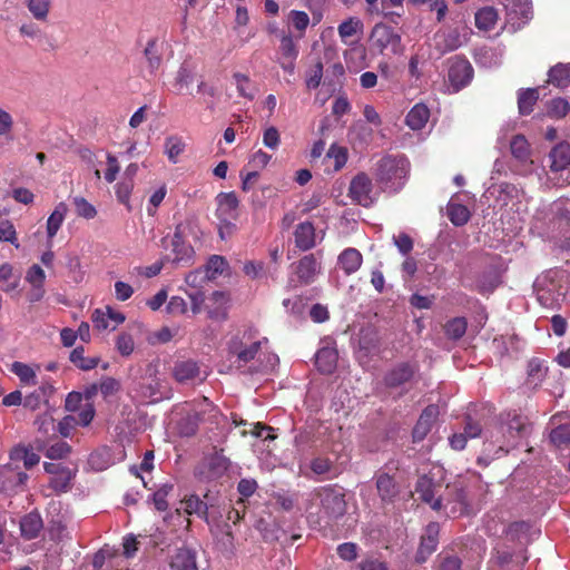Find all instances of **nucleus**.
Returning <instances> with one entry per match:
<instances>
[{"label":"nucleus","instance_id":"6e6552de","mask_svg":"<svg viewBox=\"0 0 570 570\" xmlns=\"http://www.w3.org/2000/svg\"><path fill=\"white\" fill-rule=\"evenodd\" d=\"M370 40L380 53H383L389 48L393 55H402L404 51L401 35L395 32L392 27L382 22L373 27Z\"/></svg>","mask_w":570,"mask_h":570},{"label":"nucleus","instance_id":"f704fd0d","mask_svg":"<svg viewBox=\"0 0 570 570\" xmlns=\"http://www.w3.org/2000/svg\"><path fill=\"white\" fill-rule=\"evenodd\" d=\"M69 360L76 367L82 371H90L95 368L100 362V357L98 356L86 357L83 346H77L73 348L70 352Z\"/></svg>","mask_w":570,"mask_h":570},{"label":"nucleus","instance_id":"20e7f679","mask_svg":"<svg viewBox=\"0 0 570 570\" xmlns=\"http://www.w3.org/2000/svg\"><path fill=\"white\" fill-rule=\"evenodd\" d=\"M218 219V234L222 239L229 238L236 232V220L239 217V200L235 191L219 193L215 198Z\"/></svg>","mask_w":570,"mask_h":570},{"label":"nucleus","instance_id":"37998d69","mask_svg":"<svg viewBox=\"0 0 570 570\" xmlns=\"http://www.w3.org/2000/svg\"><path fill=\"white\" fill-rule=\"evenodd\" d=\"M11 371L19 377L20 382L23 385H36V372L28 364L21 362H13L11 365Z\"/></svg>","mask_w":570,"mask_h":570},{"label":"nucleus","instance_id":"a19ab883","mask_svg":"<svg viewBox=\"0 0 570 570\" xmlns=\"http://www.w3.org/2000/svg\"><path fill=\"white\" fill-rule=\"evenodd\" d=\"M547 115L550 118H564L570 111V104L567 99L558 97L547 102Z\"/></svg>","mask_w":570,"mask_h":570},{"label":"nucleus","instance_id":"49530a36","mask_svg":"<svg viewBox=\"0 0 570 570\" xmlns=\"http://www.w3.org/2000/svg\"><path fill=\"white\" fill-rule=\"evenodd\" d=\"M134 185L132 179H122L115 186L118 202L125 205L128 210H131L130 195L132 193Z\"/></svg>","mask_w":570,"mask_h":570},{"label":"nucleus","instance_id":"cd10ccee","mask_svg":"<svg viewBox=\"0 0 570 570\" xmlns=\"http://www.w3.org/2000/svg\"><path fill=\"white\" fill-rule=\"evenodd\" d=\"M164 43L157 39H150L144 50L148 68L151 73L159 69L163 61Z\"/></svg>","mask_w":570,"mask_h":570},{"label":"nucleus","instance_id":"f8f14e48","mask_svg":"<svg viewBox=\"0 0 570 570\" xmlns=\"http://www.w3.org/2000/svg\"><path fill=\"white\" fill-rule=\"evenodd\" d=\"M45 471L51 475L49 485L56 492H66L70 488V483L75 473L61 463L46 462Z\"/></svg>","mask_w":570,"mask_h":570},{"label":"nucleus","instance_id":"72a5a7b5","mask_svg":"<svg viewBox=\"0 0 570 570\" xmlns=\"http://www.w3.org/2000/svg\"><path fill=\"white\" fill-rule=\"evenodd\" d=\"M539 89H521L518 94V108L521 115H529L533 111V106L539 100Z\"/></svg>","mask_w":570,"mask_h":570},{"label":"nucleus","instance_id":"393cba45","mask_svg":"<svg viewBox=\"0 0 570 570\" xmlns=\"http://www.w3.org/2000/svg\"><path fill=\"white\" fill-rule=\"evenodd\" d=\"M195 76H196V67L185 60L178 71H177V75L175 77V81H174V88L176 90L177 94H184V92H189V87L190 85L193 83L194 79H195Z\"/></svg>","mask_w":570,"mask_h":570},{"label":"nucleus","instance_id":"c756f323","mask_svg":"<svg viewBox=\"0 0 570 570\" xmlns=\"http://www.w3.org/2000/svg\"><path fill=\"white\" fill-rule=\"evenodd\" d=\"M183 509L188 515H197L208 522V504L204 502L198 495L190 494L183 501Z\"/></svg>","mask_w":570,"mask_h":570},{"label":"nucleus","instance_id":"de8ad7c7","mask_svg":"<svg viewBox=\"0 0 570 570\" xmlns=\"http://www.w3.org/2000/svg\"><path fill=\"white\" fill-rule=\"evenodd\" d=\"M48 535L50 540L57 543L70 540L67 527L59 520H52L49 522Z\"/></svg>","mask_w":570,"mask_h":570},{"label":"nucleus","instance_id":"bb28decb","mask_svg":"<svg viewBox=\"0 0 570 570\" xmlns=\"http://www.w3.org/2000/svg\"><path fill=\"white\" fill-rule=\"evenodd\" d=\"M363 263V256L356 248L348 247L338 256V265L346 275L354 274L360 269Z\"/></svg>","mask_w":570,"mask_h":570},{"label":"nucleus","instance_id":"4be33fe9","mask_svg":"<svg viewBox=\"0 0 570 570\" xmlns=\"http://www.w3.org/2000/svg\"><path fill=\"white\" fill-rule=\"evenodd\" d=\"M548 374L546 362L539 357H532L527 365L525 385L530 389L539 387Z\"/></svg>","mask_w":570,"mask_h":570},{"label":"nucleus","instance_id":"c85d7f7f","mask_svg":"<svg viewBox=\"0 0 570 570\" xmlns=\"http://www.w3.org/2000/svg\"><path fill=\"white\" fill-rule=\"evenodd\" d=\"M548 82L557 88L564 89L570 86V63H557L548 72Z\"/></svg>","mask_w":570,"mask_h":570},{"label":"nucleus","instance_id":"864d4df0","mask_svg":"<svg viewBox=\"0 0 570 570\" xmlns=\"http://www.w3.org/2000/svg\"><path fill=\"white\" fill-rule=\"evenodd\" d=\"M436 37L443 40V51H453L462 45L460 33L456 29L443 32Z\"/></svg>","mask_w":570,"mask_h":570},{"label":"nucleus","instance_id":"39448f33","mask_svg":"<svg viewBox=\"0 0 570 570\" xmlns=\"http://www.w3.org/2000/svg\"><path fill=\"white\" fill-rule=\"evenodd\" d=\"M399 469V462L391 460L373 475L376 494L382 507L393 504L401 494V484L395 478V472Z\"/></svg>","mask_w":570,"mask_h":570},{"label":"nucleus","instance_id":"6e6d98bb","mask_svg":"<svg viewBox=\"0 0 570 570\" xmlns=\"http://www.w3.org/2000/svg\"><path fill=\"white\" fill-rule=\"evenodd\" d=\"M234 79L236 81L237 90L240 96L253 99L255 96V89L250 88V80L249 78L240 72L234 73Z\"/></svg>","mask_w":570,"mask_h":570},{"label":"nucleus","instance_id":"09e8293b","mask_svg":"<svg viewBox=\"0 0 570 570\" xmlns=\"http://www.w3.org/2000/svg\"><path fill=\"white\" fill-rule=\"evenodd\" d=\"M173 490L174 485L171 483H164L154 492L153 502L158 511H166L168 509L167 497Z\"/></svg>","mask_w":570,"mask_h":570},{"label":"nucleus","instance_id":"a878e982","mask_svg":"<svg viewBox=\"0 0 570 570\" xmlns=\"http://www.w3.org/2000/svg\"><path fill=\"white\" fill-rule=\"evenodd\" d=\"M337 351L334 347H322L315 355V365L323 374H331L337 366Z\"/></svg>","mask_w":570,"mask_h":570},{"label":"nucleus","instance_id":"7c9ffc66","mask_svg":"<svg viewBox=\"0 0 570 570\" xmlns=\"http://www.w3.org/2000/svg\"><path fill=\"white\" fill-rule=\"evenodd\" d=\"M430 118V110L423 104H416L406 116V125L413 130L422 129Z\"/></svg>","mask_w":570,"mask_h":570},{"label":"nucleus","instance_id":"58836bf2","mask_svg":"<svg viewBox=\"0 0 570 570\" xmlns=\"http://www.w3.org/2000/svg\"><path fill=\"white\" fill-rule=\"evenodd\" d=\"M263 341H256L249 346H240L239 348H233L230 352L236 355L237 367H240L248 362L253 361L258 351L261 350Z\"/></svg>","mask_w":570,"mask_h":570},{"label":"nucleus","instance_id":"1a4fd4ad","mask_svg":"<svg viewBox=\"0 0 570 570\" xmlns=\"http://www.w3.org/2000/svg\"><path fill=\"white\" fill-rule=\"evenodd\" d=\"M372 179L365 173H358L350 183L348 196L357 205L368 207L374 198Z\"/></svg>","mask_w":570,"mask_h":570},{"label":"nucleus","instance_id":"a211bd4d","mask_svg":"<svg viewBox=\"0 0 570 570\" xmlns=\"http://www.w3.org/2000/svg\"><path fill=\"white\" fill-rule=\"evenodd\" d=\"M550 210L552 227L562 234L570 233V198L561 197L554 200Z\"/></svg>","mask_w":570,"mask_h":570},{"label":"nucleus","instance_id":"412c9836","mask_svg":"<svg viewBox=\"0 0 570 570\" xmlns=\"http://www.w3.org/2000/svg\"><path fill=\"white\" fill-rule=\"evenodd\" d=\"M20 533L24 540H33L39 537L43 529V520L37 510L24 514L20 522Z\"/></svg>","mask_w":570,"mask_h":570},{"label":"nucleus","instance_id":"c9c22d12","mask_svg":"<svg viewBox=\"0 0 570 570\" xmlns=\"http://www.w3.org/2000/svg\"><path fill=\"white\" fill-rule=\"evenodd\" d=\"M498 21V12L493 7H484L475 13V26L480 30L489 31Z\"/></svg>","mask_w":570,"mask_h":570},{"label":"nucleus","instance_id":"aec40b11","mask_svg":"<svg viewBox=\"0 0 570 570\" xmlns=\"http://www.w3.org/2000/svg\"><path fill=\"white\" fill-rule=\"evenodd\" d=\"M321 265L314 254L303 256L295 266V274L299 283L308 285L314 282Z\"/></svg>","mask_w":570,"mask_h":570},{"label":"nucleus","instance_id":"7ed1b4c3","mask_svg":"<svg viewBox=\"0 0 570 570\" xmlns=\"http://www.w3.org/2000/svg\"><path fill=\"white\" fill-rule=\"evenodd\" d=\"M320 500L318 518L326 524H332L344 517L347 510L345 493L336 485H326L315 492Z\"/></svg>","mask_w":570,"mask_h":570},{"label":"nucleus","instance_id":"3c124183","mask_svg":"<svg viewBox=\"0 0 570 570\" xmlns=\"http://www.w3.org/2000/svg\"><path fill=\"white\" fill-rule=\"evenodd\" d=\"M362 27L363 23L358 18H350L338 26V35L344 40L354 36Z\"/></svg>","mask_w":570,"mask_h":570},{"label":"nucleus","instance_id":"69168bd1","mask_svg":"<svg viewBox=\"0 0 570 570\" xmlns=\"http://www.w3.org/2000/svg\"><path fill=\"white\" fill-rule=\"evenodd\" d=\"M357 544L354 542H344L337 547V554L345 561H354L357 558Z\"/></svg>","mask_w":570,"mask_h":570},{"label":"nucleus","instance_id":"f3484780","mask_svg":"<svg viewBox=\"0 0 570 570\" xmlns=\"http://www.w3.org/2000/svg\"><path fill=\"white\" fill-rule=\"evenodd\" d=\"M473 77L471 63L463 58L456 57L449 69V80L455 91L465 87Z\"/></svg>","mask_w":570,"mask_h":570},{"label":"nucleus","instance_id":"052dcab7","mask_svg":"<svg viewBox=\"0 0 570 570\" xmlns=\"http://www.w3.org/2000/svg\"><path fill=\"white\" fill-rule=\"evenodd\" d=\"M46 279L45 271L37 264L32 265L26 275V281L31 286H43Z\"/></svg>","mask_w":570,"mask_h":570},{"label":"nucleus","instance_id":"f257e3e1","mask_svg":"<svg viewBox=\"0 0 570 570\" xmlns=\"http://www.w3.org/2000/svg\"><path fill=\"white\" fill-rule=\"evenodd\" d=\"M410 163L403 155H386L375 163L373 175L381 189L396 194L406 184Z\"/></svg>","mask_w":570,"mask_h":570},{"label":"nucleus","instance_id":"4468645a","mask_svg":"<svg viewBox=\"0 0 570 570\" xmlns=\"http://www.w3.org/2000/svg\"><path fill=\"white\" fill-rule=\"evenodd\" d=\"M417 365L410 362H401L393 366L384 375V384L390 389L399 387L410 382L417 372Z\"/></svg>","mask_w":570,"mask_h":570},{"label":"nucleus","instance_id":"0eeeda50","mask_svg":"<svg viewBox=\"0 0 570 570\" xmlns=\"http://www.w3.org/2000/svg\"><path fill=\"white\" fill-rule=\"evenodd\" d=\"M534 289L543 307L554 308L564 299V291L557 271L550 269L539 276L534 283Z\"/></svg>","mask_w":570,"mask_h":570},{"label":"nucleus","instance_id":"bf43d9fd","mask_svg":"<svg viewBox=\"0 0 570 570\" xmlns=\"http://www.w3.org/2000/svg\"><path fill=\"white\" fill-rule=\"evenodd\" d=\"M358 570H390L386 561L374 557H367L362 559L357 563Z\"/></svg>","mask_w":570,"mask_h":570},{"label":"nucleus","instance_id":"680f3d73","mask_svg":"<svg viewBox=\"0 0 570 570\" xmlns=\"http://www.w3.org/2000/svg\"><path fill=\"white\" fill-rule=\"evenodd\" d=\"M80 412L78 414L77 423L81 426H88L96 414L95 406L91 402H86L80 409Z\"/></svg>","mask_w":570,"mask_h":570},{"label":"nucleus","instance_id":"ea45409f","mask_svg":"<svg viewBox=\"0 0 570 570\" xmlns=\"http://www.w3.org/2000/svg\"><path fill=\"white\" fill-rule=\"evenodd\" d=\"M505 8L517 17L528 20L532 17L531 0H504Z\"/></svg>","mask_w":570,"mask_h":570},{"label":"nucleus","instance_id":"5fc2aeb1","mask_svg":"<svg viewBox=\"0 0 570 570\" xmlns=\"http://www.w3.org/2000/svg\"><path fill=\"white\" fill-rule=\"evenodd\" d=\"M50 0H29L28 9L37 20H45L48 16Z\"/></svg>","mask_w":570,"mask_h":570},{"label":"nucleus","instance_id":"2f4dec72","mask_svg":"<svg viewBox=\"0 0 570 570\" xmlns=\"http://www.w3.org/2000/svg\"><path fill=\"white\" fill-rule=\"evenodd\" d=\"M203 421V413L190 411L178 422V431L180 435L191 436L196 434L199 423Z\"/></svg>","mask_w":570,"mask_h":570},{"label":"nucleus","instance_id":"338daca9","mask_svg":"<svg viewBox=\"0 0 570 570\" xmlns=\"http://www.w3.org/2000/svg\"><path fill=\"white\" fill-rule=\"evenodd\" d=\"M219 544L224 548V550L232 552L234 549V535L232 532V528L228 523H224L220 529V537H217Z\"/></svg>","mask_w":570,"mask_h":570},{"label":"nucleus","instance_id":"423d86ee","mask_svg":"<svg viewBox=\"0 0 570 570\" xmlns=\"http://www.w3.org/2000/svg\"><path fill=\"white\" fill-rule=\"evenodd\" d=\"M441 511L449 518H459L469 514L471 511L466 485L463 480H455L446 484L441 492Z\"/></svg>","mask_w":570,"mask_h":570},{"label":"nucleus","instance_id":"4c0bfd02","mask_svg":"<svg viewBox=\"0 0 570 570\" xmlns=\"http://www.w3.org/2000/svg\"><path fill=\"white\" fill-rule=\"evenodd\" d=\"M468 328V321L465 317H454L449 320L444 325V333L448 338L458 341L464 336Z\"/></svg>","mask_w":570,"mask_h":570},{"label":"nucleus","instance_id":"b1692460","mask_svg":"<svg viewBox=\"0 0 570 570\" xmlns=\"http://www.w3.org/2000/svg\"><path fill=\"white\" fill-rule=\"evenodd\" d=\"M173 376L178 383H187L200 376V367L191 360L177 361L173 367Z\"/></svg>","mask_w":570,"mask_h":570},{"label":"nucleus","instance_id":"e2e57ef3","mask_svg":"<svg viewBox=\"0 0 570 570\" xmlns=\"http://www.w3.org/2000/svg\"><path fill=\"white\" fill-rule=\"evenodd\" d=\"M16 240L17 233L14 226L9 220H2L0 223V242H8L14 244L18 247L19 245L16 244Z\"/></svg>","mask_w":570,"mask_h":570},{"label":"nucleus","instance_id":"79ce46f5","mask_svg":"<svg viewBox=\"0 0 570 570\" xmlns=\"http://www.w3.org/2000/svg\"><path fill=\"white\" fill-rule=\"evenodd\" d=\"M470 210L462 204H449L448 217L450 222L455 226H463L470 219Z\"/></svg>","mask_w":570,"mask_h":570},{"label":"nucleus","instance_id":"dca6fc26","mask_svg":"<svg viewBox=\"0 0 570 570\" xmlns=\"http://www.w3.org/2000/svg\"><path fill=\"white\" fill-rule=\"evenodd\" d=\"M440 524L430 522L421 537V542L416 552V561L422 563L436 550L439 544Z\"/></svg>","mask_w":570,"mask_h":570},{"label":"nucleus","instance_id":"473e14b6","mask_svg":"<svg viewBox=\"0 0 570 570\" xmlns=\"http://www.w3.org/2000/svg\"><path fill=\"white\" fill-rule=\"evenodd\" d=\"M68 212V207L65 203H59L55 210L50 214V216L47 219V235L49 239H52L58 230L60 229L66 214Z\"/></svg>","mask_w":570,"mask_h":570},{"label":"nucleus","instance_id":"13d9d810","mask_svg":"<svg viewBox=\"0 0 570 570\" xmlns=\"http://www.w3.org/2000/svg\"><path fill=\"white\" fill-rule=\"evenodd\" d=\"M117 351L122 356H129L134 352L135 343L132 336L128 333H121L116 340Z\"/></svg>","mask_w":570,"mask_h":570},{"label":"nucleus","instance_id":"9d476101","mask_svg":"<svg viewBox=\"0 0 570 570\" xmlns=\"http://www.w3.org/2000/svg\"><path fill=\"white\" fill-rule=\"evenodd\" d=\"M171 262L177 265L190 266L194 263L195 250L193 246L185 240L180 226L175 228L170 238Z\"/></svg>","mask_w":570,"mask_h":570},{"label":"nucleus","instance_id":"2eb2a0df","mask_svg":"<svg viewBox=\"0 0 570 570\" xmlns=\"http://www.w3.org/2000/svg\"><path fill=\"white\" fill-rule=\"evenodd\" d=\"M549 161L552 173H567L562 181L570 185V145H553L549 153Z\"/></svg>","mask_w":570,"mask_h":570},{"label":"nucleus","instance_id":"a18cd8bd","mask_svg":"<svg viewBox=\"0 0 570 570\" xmlns=\"http://www.w3.org/2000/svg\"><path fill=\"white\" fill-rule=\"evenodd\" d=\"M550 442L557 448L570 445V424H560L550 432Z\"/></svg>","mask_w":570,"mask_h":570},{"label":"nucleus","instance_id":"603ef678","mask_svg":"<svg viewBox=\"0 0 570 570\" xmlns=\"http://www.w3.org/2000/svg\"><path fill=\"white\" fill-rule=\"evenodd\" d=\"M73 205L76 207L77 215L80 217H83L86 219H91L97 215V210L94 205H91L86 198L83 197H75L73 198Z\"/></svg>","mask_w":570,"mask_h":570},{"label":"nucleus","instance_id":"6ab92c4d","mask_svg":"<svg viewBox=\"0 0 570 570\" xmlns=\"http://www.w3.org/2000/svg\"><path fill=\"white\" fill-rule=\"evenodd\" d=\"M170 570H198L197 551L193 548L180 547L169 556Z\"/></svg>","mask_w":570,"mask_h":570},{"label":"nucleus","instance_id":"4d7b16f0","mask_svg":"<svg viewBox=\"0 0 570 570\" xmlns=\"http://www.w3.org/2000/svg\"><path fill=\"white\" fill-rule=\"evenodd\" d=\"M322 77H323V63L321 60H317L316 63L307 71L306 86L309 89L317 88L321 85Z\"/></svg>","mask_w":570,"mask_h":570},{"label":"nucleus","instance_id":"c03bdc74","mask_svg":"<svg viewBox=\"0 0 570 570\" xmlns=\"http://www.w3.org/2000/svg\"><path fill=\"white\" fill-rule=\"evenodd\" d=\"M230 462L223 454L216 453L208 461L209 476L213 479L220 478L229 469Z\"/></svg>","mask_w":570,"mask_h":570},{"label":"nucleus","instance_id":"0e129e2a","mask_svg":"<svg viewBox=\"0 0 570 570\" xmlns=\"http://www.w3.org/2000/svg\"><path fill=\"white\" fill-rule=\"evenodd\" d=\"M439 570H463L462 560L454 554L439 556Z\"/></svg>","mask_w":570,"mask_h":570},{"label":"nucleus","instance_id":"8fccbe9b","mask_svg":"<svg viewBox=\"0 0 570 570\" xmlns=\"http://www.w3.org/2000/svg\"><path fill=\"white\" fill-rule=\"evenodd\" d=\"M71 453V446L65 441H58L51 444L45 452L50 460H61Z\"/></svg>","mask_w":570,"mask_h":570},{"label":"nucleus","instance_id":"f03ea898","mask_svg":"<svg viewBox=\"0 0 570 570\" xmlns=\"http://www.w3.org/2000/svg\"><path fill=\"white\" fill-rule=\"evenodd\" d=\"M530 430L531 425L525 416L515 411L502 413L495 426L497 433L492 434L494 442L499 444L497 453L507 454L509 450L505 446L528 435Z\"/></svg>","mask_w":570,"mask_h":570},{"label":"nucleus","instance_id":"5701e85b","mask_svg":"<svg viewBox=\"0 0 570 570\" xmlns=\"http://www.w3.org/2000/svg\"><path fill=\"white\" fill-rule=\"evenodd\" d=\"M315 227L311 222L299 223L294 230L295 245L298 249L306 252L316 244Z\"/></svg>","mask_w":570,"mask_h":570},{"label":"nucleus","instance_id":"9b49d317","mask_svg":"<svg viewBox=\"0 0 570 570\" xmlns=\"http://www.w3.org/2000/svg\"><path fill=\"white\" fill-rule=\"evenodd\" d=\"M441 485L433 482L428 475H422L417 479L415 492L419 499L428 503L434 511H441Z\"/></svg>","mask_w":570,"mask_h":570},{"label":"nucleus","instance_id":"774afa93","mask_svg":"<svg viewBox=\"0 0 570 570\" xmlns=\"http://www.w3.org/2000/svg\"><path fill=\"white\" fill-rule=\"evenodd\" d=\"M393 243L403 255L411 253L414 246L412 238L405 233L393 236Z\"/></svg>","mask_w":570,"mask_h":570},{"label":"nucleus","instance_id":"ddd939ff","mask_svg":"<svg viewBox=\"0 0 570 570\" xmlns=\"http://www.w3.org/2000/svg\"><path fill=\"white\" fill-rule=\"evenodd\" d=\"M157 373L156 366L151 364L147 366L146 374L141 377L137 389L141 397L151 401L161 397L163 381L157 376Z\"/></svg>","mask_w":570,"mask_h":570},{"label":"nucleus","instance_id":"e433bc0d","mask_svg":"<svg viewBox=\"0 0 570 570\" xmlns=\"http://www.w3.org/2000/svg\"><path fill=\"white\" fill-rule=\"evenodd\" d=\"M324 160L333 166V171H338L347 161V149L341 145H331Z\"/></svg>","mask_w":570,"mask_h":570}]
</instances>
